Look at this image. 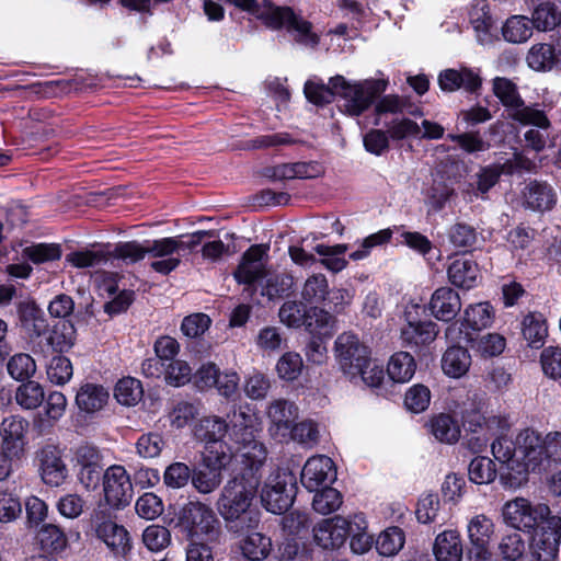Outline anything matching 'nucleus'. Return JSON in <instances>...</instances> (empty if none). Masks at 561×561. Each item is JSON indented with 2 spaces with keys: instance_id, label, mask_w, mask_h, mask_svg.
<instances>
[{
  "instance_id": "nucleus-50",
  "label": "nucleus",
  "mask_w": 561,
  "mask_h": 561,
  "mask_svg": "<svg viewBox=\"0 0 561 561\" xmlns=\"http://www.w3.org/2000/svg\"><path fill=\"white\" fill-rule=\"evenodd\" d=\"M144 390L139 380L127 377L121 379L115 387V398L126 407L136 405L142 398Z\"/></svg>"
},
{
  "instance_id": "nucleus-8",
  "label": "nucleus",
  "mask_w": 561,
  "mask_h": 561,
  "mask_svg": "<svg viewBox=\"0 0 561 561\" xmlns=\"http://www.w3.org/2000/svg\"><path fill=\"white\" fill-rule=\"evenodd\" d=\"M513 445L512 439L500 436L491 444V450L494 458L501 462L500 482L507 489L516 490L526 484L533 468L515 456Z\"/></svg>"
},
{
  "instance_id": "nucleus-10",
  "label": "nucleus",
  "mask_w": 561,
  "mask_h": 561,
  "mask_svg": "<svg viewBox=\"0 0 561 561\" xmlns=\"http://www.w3.org/2000/svg\"><path fill=\"white\" fill-rule=\"evenodd\" d=\"M561 517L551 515L535 528L530 550L536 561H559Z\"/></svg>"
},
{
  "instance_id": "nucleus-12",
  "label": "nucleus",
  "mask_w": 561,
  "mask_h": 561,
  "mask_svg": "<svg viewBox=\"0 0 561 561\" xmlns=\"http://www.w3.org/2000/svg\"><path fill=\"white\" fill-rule=\"evenodd\" d=\"M103 494L106 504L123 510L131 502L134 488L130 476L121 465L110 466L103 473Z\"/></svg>"
},
{
  "instance_id": "nucleus-29",
  "label": "nucleus",
  "mask_w": 561,
  "mask_h": 561,
  "mask_svg": "<svg viewBox=\"0 0 561 561\" xmlns=\"http://www.w3.org/2000/svg\"><path fill=\"white\" fill-rule=\"evenodd\" d=\"M324 174V168L317 161L284 163L273 169L276 180L316 179Z\"/></svg>"
},
{
  "instance_id": "nucleus-37",
  "label": "nucleus",
  "mask_w": 561,
  "mask_h": 561,
  "mask_svg": "<svg viewBox=\"0 0 561 561\" xmlns=\"http://www.w3.org/2000/svg\"><path fill=\"white\" fill-rule=\"evenodd\" d=\"M45 400L44 387L33 380L22 382L15 390L14 401L24 411L39 408Z\"/></svg>"
},
{
  "instance_id": "nucleus-15",
  "label": "nucleus",
  "mask_w": 561,
  "mask_h": 561,
  "mask_svg": "<svg viewBox=\"0 0 561 561\" xmlns=\"http://www.w3.org/2000/svg\"><path fill=\"white\" fill-rule=\"evenodd\" d=\"M270 244L251 245L242 255V259L233 273L239 284L250 285L257 279H263L267 270L265 262L268 257Z\"/></svg>"
},
{
  "instance_id": "nucleus-31",
  "label": "nucleus",
  "mask_w": 561,
  "mask_h": 561,
  "mask_svg": "<svg viewBox=\"0 0 561 561\" xmlns=\"http://www.w3.org/2000/svg\"><path fill=\"white\" fill-rule=\"evenodd\" d=\"M433 551L437 561H461L462 542L457 530L440 533L434 542Z\"/></svg>"
},
{
  "instance_id": "nucleus-42",
  "label": "nucleus",
  "mask_w": 561,
  "mask_h": 561,
  "mask_svg": "<svg viewBox=\"0 0 561 561\" xmlns=\"http://www.w3.org/2000/svg\"><path fill=\"white\" fill-rule=\"evenodd\" d=\"M431 433L442 443L453 444L460 437L458 423L448 414H439L430 421Z\"/></svg>"
},
{
  "instance_id": "nucleus-24",
  "label": "nucleus",
  "mask_w": 561,
  "mask_h": 561,
  "mask_svg": "<svg viewBox=\"0 0 561 561\" xmlns=\"http://www.w3.org/2000/svg\"><path fill=\"white\" fill-rule=\"evenodd\" d=\"M461 309V300L457 291L449 287L436 289L430 301L431 313L440 321L453 320Z\"/></svg>"
},
{
  "instance_id": "nucleus-36",
  "label": "nucleus",
  "mask_w": 561,
  "mask_h": 561,
  "mask_svg": "<svg viewBox=\"0 0 561 561\" xmlns=\"http://www.w3.org/2000/svg\"><path fill=\"white\" fill-rule=\"evenodd\" d=\"M236 451H238L236 449V445L228 439L205 444L203 465L205 467H214L222 471V469L230 463Z\"/></svg>"
},
{
  "instance_id": "nucleus-32",
  "label": "nucleus",
  "mask_w": 561,
  "mask_h": 561,
  "mask_svg": "<svg viewBox=\"0 0 561 561\" xmlns=\"http://www.w3.org/2000/svg\"><path fill=\"white\" fill-rule=\"evenodd\" d=\"M522 334L529 347H542L548 336V325L545 317L538 312L526 314L522 321Z\"/></svg>"
},
{
  "instance_id": "nucleus-5",
  "label": "nucleus",
  "mask_w": 561,
  "mask_h": 561,
  "mask_svg": "<svg viewBox=\"0 0 561 561\" xmlns=\"http://www.w3.org/2000/svg\"><path fill=\"white\" fill-rule=\"evenodd\" d=\"M492 90L506 108L511 119L522 125H533L542 129L550 127V121L543 111L535 106L525 105L516 83L512 80L504 77H495L492 80Z\"/></svg>"
},
{
  "instance_id": "nucleus-6",
  "label": "nucleus",
  "mask_w": 561,
  "mask_h": 561,
  "mask_svg": "<svg viewBox=\"0 0 561 561\" xmlns=\"http://www.w3.org/2000/svg\"><path fill=\"white\" fill-rule=\"evenodd\" d=\"M179 525L191 540L214 542L221 534L220 522L213 508L198 501H191L182 506Z\"/></svg>"
},
{
  "instance_id": "nucleus-18",
  "label": "nucleus",
  "mask_w": 561,
  "mask_h": 561,
  "mask_svg": "<svg viewBox=\"0 0 561 561\" xmlns=\"http://www.w3.org/2000/svg\"><path fill=\"white\" fill-rule=\"evenodd\" d=\"M336 479V470L331 458L314 456L305 463L300 481L309 492H317L320 488H327Z\"/></svg>"
},
{
  "instance_id": "nucleus-14",
  "label": "nucleus",
  "mask_w": 561,
  "mask_h": 561,
  "mask_svg": "<svg viewBox=\"0 0 561 561\" xmlns=\"http://www.w3.org/2000/svg\"><path fill=\"white\" fill-rule=\"evenodd\" d=\"M494 534L495 524L485 514H477L469 519L467 535L471 545L470 558L472 561H492L490 542Z\"/></svg>"
},
{
  "instance_id": "nucleus-27",
  "label": "nucleus",
  "mask_w": 561,
  "mask_h": 561,
  "mask_svg": "<svg viewBox=\"0 0 561 561\" xmlns=\"http://www.w3.org/2000/svg\"><path fill=\"white\" fill-rule=\"evenodd\" d=\"M43 404L44 413L37 414L33 420L34 427L41 432L51 427L64 416L68 401L62 392L51 391L47 397L45 396Z\"/></svg>"
},
{
  "instance_id": "nucleus-7",
  "label": "nucleus",
  "mask_w": 561,
  "mask_h": 561,
  "mask_svg": "<svg viewBox=\"0 0 561 561\" xmlns=\"http://www.w3.org/2000/svg\"><path fill=\"white\" fill-rule=\"evenodd\" d=\"M332 84L337 96L344 100L345 111L350 115L358 116L386 90L387 81L369 79L352 83L343 76H335L332 78Z\"/></svg>"
},
{
  "instance_id": "nucleus-30",
  "label": "nucleus",
  "mask_w": 561,
  "mask_h": 561,
  "mask_svg": "<svg viewBox=\"0 0 561 561\" xmlns=\"http://www.w3.org/2000/svg\"><path fill=\"white\" fill-rule=\"evenodd\" d=\"M194 436L204 444L227 440V420L217 415L204 416L195 425Z\"/></svg>"
},
{
  "instance_id": "nucleus-47",
  "label": "nucleus",
  "mask_w": 561,
  "mask_h": 561,
  "mask_svg": "<svg viewBox=\"0 0 561 561\" xmlns=\"http://www.w3.org/2000/svg\"><path fill=\"white\" fill-rule=\"evenodd\" d=\"M222 482L221 470L214 467L196 469L192 472V484L198 493L209 494Z\"/></svg>"
},
{
  "instance_id": "nucleus-11",
  "label": "nucleus",
  "mask_w": 561,
  "mask_h": 561,
  "mask_svg": "<svg viewBox=\"0 0 561 561\" xmlns=\"http://www.w3.org/2000/svg\"><path fill=\"white\" fill-rule=\"evenodd\" d=\"M504 522L519 530L536 528L550 515V508L546 504L533 506L528 500L516 497L506 502L502 508Z\"/></svg>"
},
{
  "instance_id": "nucleus-40",
  "label": "nucleus",
  "mask_w": 561,
  "mask_h": 561,
  "mask_svg": "<svg viewBox=\"0 0 561 561\" xmlns=\"http://www.w3.org/2000/svg\"><path fill=\"white\" fill-rule=\"evenodd\" d=\"M503 38L512 44L527 42L533 35L530 20L525 15H512L502 26Z\"/></svg>"
},
{
  "instance_id": "nucleus-1",
  "label": "nucleus",
  "mask_w": 561,
  "mask_h": 561,
  "mask_svg": "<svg viewBox=\"0 0 561 561\" xmlns=\"http://www.w3.org/2000/svg\"><path fill=\"white\" fill-rule=\"evenodd\" d=\"M240 474L227 481L217 502V508L230 533L242 535L260 524L259 511L252 503L260 485L264 465L242 462Z\"/></svg>"
},
{
  "instance_id": "nucleus-35",
  "label": "nucleus",
  "mask_w": 561,
  "mask_h": 561,
  "mask_svg": "<svg viewBox=\"0 0 561 561\" xmlns=\"http://www.w3.org/2000/svg\"><path fill=\"white\" fill-rule=\"evenodd\" d=\"M469 18L470 23L477 33L478 41L480 43L488 42L490 31L494 23L488 0H474L471 5Z\"/></svg>"
},
{
  "instance_id": "nucleus-54",
  "label": "nucleus",
  "mask_w": 561,
  "mask_h": 561,
  "mask_svg": "<svg viewBox=\"0 0 561 561\" xmlns=\"http://www.w3.org/2000/svg\"><path fill=\"white\" fill-rule=\"evenodd\" d=\"M468 474L476 484L491 483L496 477L495 463L488 457H476L469 463Z\"/></svg>"
},
{
  "instance_id": "nucleus-49",
  "label": "nucleus",
  "mask_w": 561,
  "mask_h": 561,
  "mask_svg": "<svg viewBox=\"0 0 561 561\" xmlns=\"http://www.w3.org/2000/svg\"><path fill=\"white\" fill-rule=\"evenodd\" d=\"M497 552L503 561H518L526 552V542L519 533H510L502 536Z\"/></svg>"
},
{
  "instance_id": "nucleus-51",
  "label": "nucleus",
  "mask_w": 561,
  "mask_h": 561,
  "mask_svg": "<svg viewBox=\"0 0 561 561\" xmlns=\"http://www.w3.org/2000/svg\"><path fill=\"white\" fill-rule=\"evenodd\" d=\"M142 543L151 552H160L171 543L170 530L161 525H149L142 531Z\"/></svg>"
},
{
  "instance_id": "nucleus-17",
  "label": "nucleus",
  "mask_w": 561,
  "mask_h": 561,
  "mask_svg": "<svg viewBox=\"0 0 561 561\" xmlns=\"http://www.w3.org/2000/svg\"><path fill=\"white\" fill-rule=\"evenodd\" d=\"M417 305L407 308L404 318L407 324L401 329V339L409 346H423L432 343L438 333L437 325L433 321L417 320Z\"/></svg>"
},
{
  "instance_id": "nucleus-4",
  "label": "nucleus",
  "mask_w": 561,
  "mask_h": 561,
  "mask_svg": "<svg viewBox=\"0 0 561 561\" xmlns=\"http://www.w3.org/2000/svg\"><path fill=\"white\" fill-rule=\"evenodd\" d=\"M552 433L542 436L533 428L522 430L513 440V453L530 465L533 471L547 469L551 461L558 462L559 451Z\"/></svg>"
},
{
  "instance_id": "nucleus-38",
  "label": "nucleus",
  "mask_w": 561,
  "mask_h": 561,
  "mask_svg": "<svg viewBox=\"0 0 561 561\" xmlns=\"http://www.w3.org/2000/svg\"><path fill=\"white\" fill-rule=\"evenodd\" d=\"M240 550L248 560L262 561L272 550V540L261 533L253 531L240 541Z\"/></svg>"
},
{
  "instance_id": "nucleus-57",
  "label": "nucleus",
  "mask_w": 561,
  "mask_h": 561,
  "mask_svg": "<svg viewBox=\"0 0 561 561\" xmlns=\"http://www.w3.org/2000/svg\"><path fill=\"white\" fill-rule=\"evenodd\" d=\"M38 539L42 546L51 551L66 549L68 539L64 530L55 524H45L38 531Z\"/></svg>"
},
{
  "instance_id": "nucleus-64",
  "label": "nucleus",
  "mask_w": 561,
  "mask_h": 561,
  "mask_svg": "<svg viewBox=\"0 0 561 561\" xmlns=\"http://www.w3.org/2000/svg\"><path fill=\"white\" fill-rule=\"evenodd\" d=\"M342 504V496L336 489L322 488L317 492L312 500V506L316 512L327 515L336 511Z\"/></svg>"
},
{
  "instance_id": "nucleus-53",
  "label": "nucleus",
  "mask_w": 561,
  "mask_h": 561,
  "mask_svg": "<svg viewBox=\"0 0 561 561\" xmlns=\"http://www.w3.org/2000/svg\"><path fill=\"white\" fill-rule=\"evenodd\" d=\"M404 545V534L399 527H389L376 540V549L386 557L397 554Z\"/></svg>"
},
{
  "instance_id": "nucleus-58",
  "label": "nucleus",
  "mask_w": 561,
  "mask_h": 561,
  "mask_svg": "<svg viewBox=\"0 0 561 561\" xmlns=\"http://www.w3.org/2000/svg\"><path fill=\"white\" fill-rule=\"evenodd\" d=\"M199 414V408L196 403L179 401L169 412L170 425L181 430L188 425Z\"/></svg>"
},
{
  "instance_id": "nucleus-23",
  "label": "nucleus",
  "mask_w": 561,
  "mask_h": 561,
  "mask_svg": "<svg viewBox=\"0 0 561 561\" xmlns=\"http://www.w3.org/2000/svg\"><path fill=\"white\" fill-rule=\"evenodd\" d=\"M526 62L535 71H561V49L556 50L552 44H534L526 56Z\"/></svg>"
},
{
  "instance_id": "nucleus-26",
  "label": "nucleus",
  "mask_w": 561,
  "mask_h": 561,
  "mask_svg": "<svg viewBox=\"0 0 561 561\" xmlns=\"http://www.w3.org/2000/svg\"><path fill=\"white\" fill-rule=\"evenodd\" d=\"M449 282L459 288L474 287L479 278L478 264L468 257H455L447 268Z\"/></svg>"
},
{
  "instance_id": "nucleus-13",
  "label": "nucleus",
  "mask_w": 561,
  "mask_h": 561,
  "mask_svg": "<svg viewBox=\"0 0 561 561\" xmlns=\"http://www.w3.org/2000/svg\"><path fill=\"white\" fill-rule=\"evenodd\" d=\"M92 529L98 539L117 557H125L131 549L129 533L103 512L91 517Z\"/></svg>"
},
{
  "instance_id": "nucleus-59",
  "label": "nucleus",
  "mask_w": 561,
  "mask_h": 561,
  "mask_svg": "<svg viewBox=\"0 0 561 561\" xmlns=\"http://www.w3.org/2000/svg\"><path fill=\"white\" fill-rule=\"evenodd\" d=\"M305 95L306 98L316 105H323L330 103L337 92L334 91L332 84V78L330 79L329 84H324L321 81H316L313 79L308 80L305 83Z\"/></svg>"
},
{
  "instance_id": "nucleus-55",
  "label": "nucleus",
  "mask_w": 561,
  "mask_h": 561,
  "mask_svg": "<svg viewBox=\"0 0 561 561\" xmlns=\"http://www.w3.org/2000/svg\"><path fill=\"white\" fill-rule=\"evenodd\" d=\"M22 255L34 264H42L59 260L61 249L57 243H37L25 247L22 250Z\"/></svg>"
},
{
  "instance_id": "nucleus-63",
  "label": "nucleus",
  "mask_w": 561,
  "mask_h": 561,
  "mask_svg": "<svg viewBox=\"0 0 561 561\" xmlns=\"http://www.w3.org/2000/svg\"><path fill=\"white\" fill-rule=\"evenodd\" d=\"M431 403L430 389L421 383L413 385L408 389L404 396L405 408L413 413L425 411Z\"/></svg>"
},
{
  "instance_id": "nucleus-25",
  "label": "nucleus",
  "mask_w": 561,
  "mask_h": 561,
  "mask_svg": "<svg viewBox=\"0 0 561 561\" xmlns=\"http://www.w3.org/2000/svg\"><path fill=\"white\" fill-rule=\"evenodd\" d=\"M524 205L535 211H547L554 207L557 193L545 182H530L523 192Z\"/></svg>"
},
{
  "instance_id": "nucleus-33",
  "label": "nucleus",
  "mask_w": 561,
  "mask_h": 561,
  "mask_svg": "<svg viewBox=\"0 0 561 561\" xmlns=\"http://www.w3.org/2000/svg\"><path fill=\"white\" fill-rule=\"evenodd\" d=\"M471 366L470 353L461 346L449 347L442 357V369L451 378L465 376Z\"/></svg>"
},
{
  "instance_id": "nucleus-34",
  "label": "nucleus",
  "mask_w": 561,
  "mask_h": 561,
  "mask_svg": "<svg viewBox=\"0 0 561 561\" xmlns=\"http://www.w3.org/2000/svg\"><path fill=\"white\" fill-rule=\"evenodd\" d=\"M27 427L26 421L16 415L3 419L0 426L1 446L14 447L15 450L24 451V434Z\"/></svg>"
},
{
  "instance_id": "nucleus-56",
  "label": "nucleus",
  "mask_w": 561,
  "mask_h": 561,
  "mask_svg": "<svg viewBox=\"0 0 561 561\" xmlns=\"http://www.w3.org/2000/svg\"><path fill=\"white\" fill-rule=\"evenodd\" d=\"M304 367L301 356L296 352H287L282 355L276 364V371L279 378L293 381L296 380Z\"/></svg>"
},
{
  "instance_id": "nucleus-39",
  "label": "nucleus",
  "mask_w": 561,
  "mask_h": 561,
  "mask_svg": "<svg viewBox=\"0 0 561 561\" xmlns=\"http://www.w3.org/2000/svg\"><path fill=\"white\" fill-rule=\"evenodd\" d=\"M494 309L488 301L469 305L463 311L465 324L476 331L490 328L494 321Z\"/></svg>"
},
{
  "instance_id": "nucleus-46",
  "label": "nucleus",
  "mask_w": 561,
  "mask_h": 561,
  "mask_svg": "<svg viewBox=\"0 0 561 561\" xmlns=\"http://www.w3.org/2000/svg\"><path fill=\"white\" fill-rule=\"evenodd\" d=\"M347 249L346 244H318L314 248L316 252L322 256L321 264L334 273L341 272L347 266V261L343 257Z\"/></svg>"
},
{
  "instance_id": "nucleus-43",
  "label": "nucleus",
  "mask_w": 561,
  "mask_h": 561,
  "mask_svg": "<svg viewBox=\"0 0 561 561\" xmlns=\"http://www.w3.org/2000/svg\"><path fill=\"white\" fill-rule=\"evenodd\" d=\"M348 536L350 546L354 553L363 554L367 552L373 545V538L366 533L367 523L363 514H356L351 518Z\"/></svg>"
},
{
  "instance_id": "nucleus-16",
  "label": "nucleus",
  "mask_w": 561,
  "mask_h": 561,
  "mask_svg": "<svg viewBox=\"0 0 561 561\" xmlns=\"http://www.w3.org/2000/svg\"><path fill=\"white\" fill-rule=\"evenodd\" d=\"M179 245L178 240L173 237L149 241L147 254L153 259L150 267L162 275H168L176 270L181 264Z\"/></svg>"
},
{
  "instance_id": "nucleus-19",
  "label": "nucleus",
  "mask_w": 561,
  "mask_h": 561,
  "mask_svg": "<svg viewBox=\"0 0 561 561\" xmlns=\"http://www.w3.org/2000/svg\"><path fill=\"white\" fill-rule=\"evenodd\" d=\"M39 474L49 486H60L68 478V468L62 459V451L54 445H47L37 453Z\"/></svg>"
},
{
  "instance_id": "nucleus-2",
  "label": "nucleus",
  "mask_w": 561,
  "mask_h": 561,
  "mask_svg": "<svg viewBox=\"0 0 561 561\" xmlns=\"http://www.w3.org/2000/svg\"><path fill=\"white\" fill-rule=\"evenodd\" d=\"M335 359L342 374L352 382L375 388L383 380V368L373 360L369 347L351 332L340 334L334 343Z\"/></svg>"
},
{
  "instance_id": "nucleus-44",
  "label": "nucleus",
  "mask_w": 561,
  "mask_h": 561,
  "mask_svg": "<svg viewBox=\"0 0 561 561\" xmlns=\"http://www.w3.org/2000/svg\"><path fill=\"white\" fill-rule=\"evenodd\" d=\"M7 371L15 381H28L36 373V362L26 353H16L8 359Z\"/></svg>"
},
{
  "instance_id": "nucleus-62",
  "label": "nucleus",
  "mask_w": 561,
  "mask_h": 561,
  "mask_svg": "<svg viewBox=\"0 0 561 561\" xmlns=\"http://www.w3.org/2000/svg\"><path fill=\"white\" fill-rule=\"evenodd\" d=\"M328 288L327 277L323 274H313L306 279L301 297L307 302H319L328 295Z\"/></svg>"
},
{
  "instance_id": "nucleus-48",
  "label": "nucleus",
  "mask_w": 561,
  "mask_h": 561,
  "mask_svg": "<svg viewBox=\"0 0 561 561\" xmlns=\"http://www.w3.org/2000/svg\"><path fill=\"white\" fill-rule=\"evenodd\" d=\"M262 280V295L268 297V299L284 295L294 284L293 277L283 272L267 271Z\"/></svg>"
},
{
  "instance_id": "nucleus-41",
  "label": "nucleus",
  "mask_w": 561,
  "mask_h": 561,
  "mask_svg": "<svg viewBox=\"0 0 561 561\" xmlns=\"http://www.w3.org/2000/svg\"><path fill=\"white\" fill-rule=\"evenodd\" d=\"M416 364L408 352L393 354L388 363V375L396 382H408L415 374Z\"/></svg>"
},
{
  "instance_id": "nucleus-60",
  "label": "nucleus",
  "mask_w": 561,
  "mask_h": 561,
  "mask_svg": "<svg viewBox=\"0 0 561 561\" xmlns=\"http://www.w3.org/2000/svg\"><path fill=\"white\" fill-rule=\"evenodd\" d=\"M87 506L85 500L78 493H67L56 502L57 512L67 519H76L82 515Z\"/></svg>"
},
{
  "instance_id": "nucleus-21",
  "label": "nucleus",
  "mask_w": 561,
  "mask_h": 561,
  "mask_svg": "<svg viewBox=\"0 0 561 561\" xmlns=\"http://www.w3.org/2000/svg\"><path fill=\"white\" fill-rule=\"evenodd\" d=\"M351 519L336 515L323 519L313 528L314 541L323 549H336L343 546L348 533Z\"/></svg>"
},
{
  "instance_id": "nucleus-28",
  "label": "nucleus",
  "mask_w": 561,
  "mask_h": 561,
  "mask_svg": "<svg viewBox=\"0 0 561 561\" xmlns=\"http://www.w3.org/2000/svg\"><path fill=\"white\" fill-rule=\"evenodd\" d=\"M110 398L108 391L101 385L84 383L76 394V404L80 411L95 413L102 410Z\"/></svg>"
},
{
  "instance_id": "nucleus-3",
  "label": "nucleus",
  "mask_w": 561,
  "mask_h": 561,
  "mask_svg": "<svg viewBox=\"0 0 561 561\" xmlns=\"http://www.w3.org/2000/svg\"><path fill=\"white\" fill-rule=\"evenodd\" d=\"M255 415L247 405L228 413V440L241 453L242 462L264 465L267 451L265 446L255 438Z\"/></svg>"
},
{
  "instance_id": "nucleus-45",
  "label": "nucleus",
  "mask_w": 561,
  "mask_h": 561,
  "mask_svg": "<svg viewBox=\"0 0 561 561\" xmlns=\"http://www.w3.org/2000/svg\"><path fill=\"white\" fill-rule=\"evenodd\" d=\"M561 14L558 12L554 4L550 2H542L538 4L533 13L530 23L533 28L541 32L553 30L560 23Z\"/></svg>"
},
{
  "instance_id": "nucleus-22",
  "label": "nucleus",
  "mask_w": 561,
  "mask_h": 561,
  "mask_svg": "<svg viewBox=\"0 0 561 561\" xmlns=\"http://www.w3.org/2000/svg\"><path fill=\"white\" fill-rule=\"evenodd\" d=\"M481 83L482 80L479 73L469 68L446 69L438 76L439 88L445 92L463 89L472 93L480 89Z\"/></svg>"
},
{
  "instance_id": "nucleus-9",
  "label": "nucleus",
  "mask_w": 561,
  "mask_h": 561,
  "mask_svg": "<svg viewBox=\"0 0 561 561\" xmlns=\"http://www.w3.org/2000/svg\"><path fill=\"white\" fill-rule=\"evenodd\" d=\"M295 483L291 472L280 469L273 471L261 490V502L266 511L273 514L285 512L293 503Z\"/></svg>"
},
{
  "instance_id": "nucleus-61",
  "label": "nucleus",
  "mask_w": 561,
  "mask_h": 561,
  "mask_svg": "<svg viewBox=\"0 0 561 561\" xmlns=\"http://www.w3.org/2000/svg\"><path fill=\"white\" fill-rule=\"evenodd\" d=\"M76 341V330L70 323H61L51 331L48 343L54 351L64 353L69 351Z\"/></svg>"
},
{
  "instance_id": "nucleus-52",
  "label": "nucleus",
  "mask_w": 561,
  "mask_h": 561,
  "mask_svg": "<svg viewBox=\"0 0 561 561\" xmlns=\"http://www.w3.org/2000/svg\"><path fill=\"white\" fill-rule=\"evenodd\" d=\"M67 261L78 268L94 267L111 260V252L105 249L76 251L67 255Z\"/></svg>"
},
{
  "instance_id": "nucleus-20",
  "label": "nucleus",
  "mask_w": 561,
  "mask_h": 561,
  "mask_svg": "<svg viewBox=\"0 0 561 561\" xmlns=\"http://www.w3.org/2000/svg\"><path fill=\"white\" fill-rule=\"evenodd\" d=\"M270 434L278 440H286L291 425L298 417L297 407L285 399H277L270 403L267 411Z\"/></svg>"
}]
</instances>
